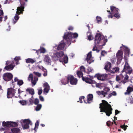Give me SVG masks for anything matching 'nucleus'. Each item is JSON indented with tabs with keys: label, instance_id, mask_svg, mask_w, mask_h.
Returning a JSON list of instances; mask_svg holds the SVG:
<instances>
[{
	"label": "nucleus",
	"instance_id": "nucleus-9",
	"mask_svg": "<svg viewBox=\"0 0 133 133\" xmlns=\"http://www.w3.org/2000/svg\"><path fill=\"white\" fill-rule=\"evenodd\" d=\"M64 55V53L63 51H60L54 53L52 58L55 60H58L62 57Z\"/></svg>",
	"mask_w": 133,
	"mask_h": 133
},
{
	"label": "nucleus",
	"instance_id": "nucleus-14",
	"mask_svg": "<svg viewBox=\"0 0 133 133\" xmlns=\"http://www.w3.org/2000/svg\"><path fill=\"white\" fill-rule=\"evenodd\" d=\"M123 52L122 51L119 50L116 54L117 62L120 63L123 58Z\"/></svg>",
	"mask_w": 133,
	"mask_h": 133
},
{
	"label": "nucleus",
	"instance_id": "nucleus-11",
	"mask_svg": "<svg viewBox=\"0 0 133 133\" xmlns=\"http://www.w3.org/2000/svg\"><path fill=\"white\" fill-rule=\"evenodd\" d=\"M3 78L6 81L11 80L13 78V75L10 73H4L3 76Z\"/></svg>",
	"mask_w": 133,
	"mask_h": 133
},
{
	"label": "nucleus",
	"instance_id": "nucleus-18",
	"mask_svg": "<svg viewBox=\"0 0 133 133\" xmlns=\"http://www.w3.org/2000/svg\"><path fill=\"white\" fill-rule=\"evenodd\" d=\"M65 45V43L63 41H61L57 47V50H63Z\"/></svg>",
	"mask_w": 133,
	"mask_h": 133
},
{
	"label": "nucleus",
	"instance_id": "nucleus-52",
	"mask_svg": "<svg viewBox=\"0 0 133 133\" xmlns=\"http://www.w3.org/2000/svg\"><path fill=\"white\" fill-rule=\"evenodd\" d=\"M121 128L123 129L124 130H125L127 129V126H125V125L121 126Z\"/></svg>",
	"mask_w": 133,
	"mask_h": 133
},
{
	"label": "nucleus",
	"instance_id": "nucleus-1",
	"mask_svg": "<svg viewBox=\"0 0 133 133\" xmlns=\"http://www.w3.org/2000/svg\"><path fill=\"white\" fill-rule=\"evenodd\" d=\"M102 103L99 104V108L101 109L100 112H105L107 116H109L112 114V110L111 105L104 100H102Z\"/></svg>",
	"mask_w": 133,
	"mask_h": 133
},
{
	"label": "nucleus",
	"instance_id": "nucleus-16",
	"mask_svg": "<svg viewBox=\"0 0 133 133\" xmlns=\"http://www.w3.org/2000/svg\"><path fill=\"white\" fill-rule=\"evenodd\" d=\"M44 90L43 92L46 94L48 93L50 89V87L48 83L47 82L44 83Z\"/></svg>",
	"mask_w": 133,
	"mask_h": 133
},
{
	"label": "nucleus",
	"instance_id": "nucleus-19",
	"mask_svg": "<svg viewBox=\"0 0 133 133\" xmlns=\"http://www.w3.org/2000/svg\"><path fill=\"white\" fill-rule=\"evenodd\" d=\"M44 61L48 64L50 65L51 62L50 58L48 55H46L44 59Z\"/></svg>",
	"mask_w": 133,
	"mask_h": 133
},
{
	"label": "nucleus",
	"instance_id": "nucleus-26",
	"mask_svg": "<svg viewBox=\"0 0 133 133\" xmlns=\"http://www.w3.org/2000/svg\"><path fill=\"white\" fill-rule=\"evenodd\" d=\"M111 66V64L110 63L108 62L106 64L104 69L106 70L109 71Z\"/></svg>",
	"mask_w": 133,
	"mask_h": 133
},
{
	"label": "nucleus",
	"instance_id": "nucleus-42",
	"mask_svg": "<svg viewBox=\"0 0 133 133\" xmlns=\"http://www.w3.org/2000/svg\"><path fill=\"white\" fill-rule=\"evenodd\" d=\"M96 92L97 94L99 95H103V93L104 92L103 91H96Z\"/></svg>",
	"mask_w": 133,
	"mask_h": 133
},
{
	"label": "nucleus",
	"instance_id": "nucleus-63",
	"mask_svg": "<svg viewBox=\"0 0 133 133\" xmlns=\"http://www.w3.org/2000/svg\"><path fill=\"white\" fill-rule=\"evenodd\" d=\"M128 76L127 75H126L125 77L124 78V79L125 80H128Z\"/></svg>",
	"mask_w": 133,
	"mask_h": 133
},
{
	"label": "nucleus",
	"instance_id": "nucleus-13",
	"mask_svg": "<svg viewBox=\"0 0 133 133\" xmlns=\"http://www.w3.org/2000/svg\"><path fill=\"white\" fill-rule=\"evenodd\" d=\"M94 77H97L98 80L104 81L107 79V75L106 74L101 75L98 74H96Z\"/></svg>",
	"mask_w": 133,
	"mask_h": 133
},
{
	"label": "nucleus",
	"instance_id": "nucleus-29",
	"mask_svg": "<svg viewBox=\"0 0 133 133\" xmlns=\"http://www.w3.org/2000/svg\"><path fill=\"white\" fill-rule=\"evenodd\" d=\"M38 80V78L36 77H34V79L31 80V83L33 85L32 86L36 84L37 81Z\"/></svg>",
	"mask_w": 133,
	"mask_h": 133
},
{
	"label": "nucleus",
	"instance_id": "nucleus-57",
	"mask_svg": "<svg viewBox=\"0 0 133 133\" xmlns=\"http://www.w3.org/2000/svg\"><path fill=\"white\" fill-rule=\"evenodd\" d=\"M110 89L108 88L107 87H106L104 89V90L106 92H108L109 91Z\"/></svg>",
	"mask_w": 133,
	"mask_h": 133
},
{
	"label": "nucleus",
	"instance_id": "nucleus-59",
	"mask_svg": "<svg viewBox=\"0 0 133 133\" xmlns=\"http://www.w3.org/2000/svg\"><path fill=\"white\" fill-rule=\"evenodd\" d=\"M97 47H96L95 45L93 47L92 50L93 51H96L97 50Z\"/></svg>",
	"mask_w": 133,
	"mask_h": 133
},
{
	"label": "nucleus",
	"instance_id": "nucleus-45",
	"mask_svg": "<svg viewBox=\"0 0 133 133\" xmlns=\"http://www.w3.org/2000/svg\"><path fill=\"white\" fill-rule=\"evenodd\" d=\"M30 78L31 79H30L31 80L34 79L33 78V75L32 74H30L29 76L28 79L29 81H30Z\"/></svg>",
	"mask_w": 133,
	"mask_h": 133
},
{
	"label": "nucleus",
	"instance_id": "nucleus-3",
	"mask_svg": "<svg viewBox=\"0 0 133 133\" xmlns=\"http://www.w3.org/2000/svg\"><path fill=\"white\" fill-rule=\"evenodd\" d=\"M77 33H73L68 32L65 33L63 37V39L66 41V43L70 45L71 44V40L72 38H76L78 37Z\"/></svg>",
	"mask_w": 133,
	"mask_h": 133
},
{
	"label": "nucleus",
	"instance_id": "nucleus-41",
	"mask_svg": "<svg viewBox=\"0 0 133 133\" xmlns=\"http://www.w3.org/2000/svg\"><path fill=\"white\" fill-rule=\"evenodd\" d=\"M33 96H32L31 98H30L29 100L30 104L31 105H32L33 104Z\"/></svg>",
	"mask_w": 133,
	"mask_h": 133
},
{
	"label": "nucleus",
	"instance_id": "nucleus-53",
	"mask_svg": "<svg viewBox=\"0 0 133 133\" xmlns=\"http://www.w3.org/2000/svg\"><path fill=\"white\" fill-rule=\"evenodd\" d=\"M106 124L109 127L111 126V122L110 121H108L107 122Z\"/></svg>",
	"mask_w": 133,
	"mask_h": 133
},
{
	"label": "nucleus",
	"instance_id": "nucleus-43",
	"mask_svg": "<svg viewBox=\"0 0 133 133\" xmlns=\"http://www.w3.org/2000/svg\"><path fill=\"white\" fill-rule=\"evenodd\" d=\"M39 100L38 99L36 98L35 99L34 103L35 105H38L39 104L38 103H39Z\"/></svg>",
	"mask_w": 133,
	"mask_h": 133
},
{
	"label": "nucleus",
	"instance_id": "nucleus-51",
	"mask_svg": "<svg viewBox=\"0 0 133 133\" xmlns=\"http://www.w3.org/2000/svg\"><path fill=\"white\" fill-rule=\"evenodd\" d=\"M107 53V52L105 51H102L101 52V55L102 56H104Z\"/></svg>",
	"mask_w": 133,
	"mask_h": 133
},
{
	"label": "nucleus",
	"instance_id": "nucleus-30",
	"mask_svg": "<svg viewBox=\"0 0 133 133\" xmlns=\"http://www.w3.org/2000/svg\"><path fill=\"white\" fill-rule=\"evenodd\" d=\"M39 123V121L37 120L36 123L35 124V127L34 129V130H35V132H36L37 129L38 128Z\"/></svg>",
	"mask_w": 133,
	"mask_h": 133
},
{
	"label": "nucleus",
	"instance_id": "nucleus-17",
	"mask_svg": "<svg viewBox=\"0 0 133 133\" xmlns=\"http://www.w3.org/2000/svg\"><path fill=\"white\" fill-rule=\"evenodd\" d=\"M91 51H90L88 54L86 60L88 63L90 64L94 61L93 60L90 59L92 56Z\"/></svg>",
	"mask_w": 133,
	"mask_h": 133
},
{
	"label": "nucleus",
	"instance_id": "nucleus-35",
	"mask_svg": "<svg viewBox=\"0 0 133 133\" xmlns=\"http://www.w3.org/2000/svg\"><path fill=\"white\" fill-rule=\"evenodd\" d=\"M120 78L119 77L118 75H117L116 78V81L119 83H121L122 81V80H121Z\"/></svg>",
	"mask_w": 133,
	"mask_h": 133
},
{
	"label": "nucleus",
	"instance_id": "nucleus-64",
	"mask_svg": "<svg viewBox=\"0 0 133 133\" xmlns=\"http://www.w3.org/2000/svg\"><path fill=\"white\" fill-rule=\"evenodd\" d=\"M111 94L112 95L116 96V93L115 91H113L112 93H111Z\"/></svg>",
	"mask_w": 133,
	"mask_h": 133
},
{
	"label": "nucleus",
	"instance_id": "nucleus-31",
	"mask_svg": "<svg viewBox=\"0 0 133 133\" xmlns=\"http://www.w3.org/2000/svg\"><path fill=\"white\" fill-rule=\"evenodd\" d=\"M26 62L27 63H31L33 64L35 62V61L32 58H28L26 60Z\"/></svg>",
	"mask_w": 133,
	"mask_h": 133
},
{
	"label": "nucleus",
	"instance_id": "nucleus-20",
	"mask_svg": "<svg viewBox=\"0 0 133 133\" xmlns=\"http://www.w3.org/2000/svg\"><path fill=\"white\" fill-rule=\"evenodd\" d=\"M14 66L12 64H10L9 65L6 66L4 69L6 70L10 71L12 70L14 68Z\"/></svg>",
	"mask_w": 133,
	"mask_h": 133
},
{
	"label": "nucleus",
	"instance_id": "nucleus-28",
	"mask_svg": "<svg viewBox=\"0 0 133 133\" xmlns=\"http://www.w3.org/2000/svg\"><path fill=\"white\" fill-rule=\"evenodd\" d=\"M20 2L21 5L19 7H21V9L23 10V11H24V5L25 4V3L23 1V0H20Z\"/></svg>",
	"mask_w": 133,
	"mask_h": 133
},
{
	"label": "nucleus",
	"instance_id": "nucleus-8",
	"mask_svg": "<svg viewBox=\"0 0 133 133\" xmlns=\"http://www.w3.org/2000/svg\"><path fill=\"white\" fill-rule=\"evenodd\" d=\"M15 92V89L13 88H11L8 89L7 94V98H12L14 96Z\"/></svg>",
	"mask_w": 133,
	"mask_h": 133
},
{
	"label": "nucleus",
	"instance_id": "nucleus-62",
	"mask_svg": "<svg viewBox=\"0 0 133 133\" xmlns=\"http://www.w3.org/2000/svg\"><path fill=\"white\" fill-rule=\"evenodd\" d=\"M3 12L2 10H1L0 9V16L2 15H3Z\"/></svg>",
	"mask_w": 133,
	"mask_h": 133
},
{
	"label": "nucleus",
	"instance_id": "nucleus-61",
	"mask_svg": "<svg viewBox=\"0 0 133 133\" xmlns=\"http://www.w3.org/2000/svg\"><path fill=\"white\" fill-rule=\"evenodd\" d=\"M116 59L114 58H112L111 60V61L112 63H115V62Z\"/></svg>",
	"mask_w": 133,
	"mask_h": 133
},
{
	"label": "nucleus",
	"instance_id": "nucleus-36",
	"mask_svg": "<svg viewBox=\"0 0 133 133\" xmlns=\"http://www.w3.org/2000/svg\"><path fill=\"white\" fill-rule=\"evenodd\" d=\"M24 83L23 82L22 80H18L17 82V84L19 86L22 85Z\"/></svg>",
	"mask_w": 133,
	"mask_h": 133
},
{
	"label": "nucleus",
	"instance_id": "nucleus-38",
	"mask_svg": "<svg viewBox=\"0 0 133 133\" xmlns=\"http://www.w3.org/2000/svg\"><path fill=\"white\" fill-rule=\"evenodd\" d=\"M96 20L97 21V23H99L101 21V18L100 17L97 16L96 18Z\"/></svg>",
	"mask_w": 133,
	"mask_h": 133
},
{
	"label": "nucleus",
	"instance_id": "nucleus-27",
	"mask_svg": "<svg viewBox=\"0 0 133 133\" xmlns=\"http://www.w3.org/2000/svg\"><path fill=\"white\" fill-rule=\"evenodd\" d=\"M11 131L13 133H18L20 131V129L18 128H14L11 129Z\"/></svg>",
	"mask_w": 133,
	"mask_h": 133
},
{
	"label": "nucleus",
	"instance_id": "nucleus-47",
	"mask_svg": "<svg viewBox=\"0 0 133 133\" xmlns=\"http://www.w3.org/2000/svg\"><path fill=\"white\" fill-rule=\"evenodd\" d=\"M123 46L124 47V49L125 51L127 52V53H129V49L127 47L123 45Z\"/></svg>",
	"mask_w": 133,
	"mask_h": 133
},
{
	"label": "nucleus",
	"instance_id": "nucleus-4",
	"mask_svg": "<svg viewBox=\"0 0 133 133\" xmlns=\"http://www.w3.org/2000/svg\"><path fill=\"white\" fill-rule=\"evenodd\" d=\"M77 74L78 76L79 77H81L82 80L87 83L92 84L94 83H96L95 81L87 77H83V74L82 71H78L77 72Z\"/></svg>",
	"mask_w": 133,
	"mask_h": 133
},
{
	"label": "nucleus",
	"instance_id": "nucleus-2",
	"mask_svg": "<svg viewBox=\"0 0 133 133\" xmlns=\"http://www.w3.org/2000/svg\"><path fill=\"white\" fill-rule=\"evenodd\" d=\"M108 40L100 34L97 33L95 37V43L96 45L101 43V45L104 46L107 42Z\"/></svg>",
	"mask_w": 133,
	"mask_h": 133
},
{
	"label": "nucleus",
	"instance_id": "nucleus-22",
	"mask_svg": "<svg viewBox=\"0 0 133 133\" xmlns=\"http://www.w3.org/2000/svg\"><path fill=\"white\" fill-rule=\"evenodd\" d=\"M110 10L112 13H115L116 12H118L119 9L118 8H116L114 6H110Z\"/></svg>",
	"mask_w": 133,
	"mask_h": 133
},
{
	"label": "nucleus",
	"instance_id": "nucleus-37",
	"mask_svg": "<svg viewBox=\"0 0 133 133\" xmlns=\"http://www.w3.org/2000/svg\"><path fill=\"white\" fill-rule=\"evenodd\" d=\"M114 16L117 19L119 18L120 17V15L119 14L118 12H116L114 14Z\"/></svg>",
	"mask_w": 133,
	"mask_h": 133
},
{
	"label": "nucleus",
	"instance_id": "nucleus-40",
	"mask_svg": "<svg viewBox=\"0 0 133 133\" xmlns=\"http://www.w3.org/2000/svg\"><path fill=\"white\" fill-rule=\"evenodd\" d=\"M20 103L22 105H26V101H19Z\"/></svg>",
	"mask_w": 133,
	"mask_h": 133
},
{
	"label": "nucleus",
	"instance_id": "nucleus-23",
	"mask_svg": "<svg viewBox=\"0 0 133 133\" xmlns=\"http://www.w3.org/2000/svg\"><path fill=\"white\" fill-rule=\"evenodd\" d=\"M69 82V81H68V76L66 78H63L61 80V83L63 84H66Z\"/></svg>",
	"mask_w": 133,
	"mask_h": 133
},
{
	"label": "nucleus",
	"instance_id": "nucleus-34",
	"mask_svg": "<svg viewBox=\"0 0 133 133\" xmlns=\"http://www.w3.org/2000/svg\"><path fill=\"white\" fill-rule=\"evenodd\" d=\"M119 70V68L118 67H115L113 68L112 70V72L113 73L117 72Z\"/></svg>",
	"mask_w": 133,
	"mask_h": 133
},
{
	"label": "nucleus",
	"instance_id": "nucleus-15",
	"mask_svg": "<svg viewBox=\"0 0 133 133\" xmlns=\"http://www.w3.org/2000/svg\"><path fill=\"white\" fill-rule=\"evenodd\" d=\"M93 98V95L92 94H89L87 96V100L86 101L84 100V102L86 104L90 103L92 101Z\"/></svg>",
	"mask_w": 133,
	"mask_h": 133
},
{
	"label": "nucleus",
	"instance_id": "nucleus-7",
	"mask_svg": "<svg viewBox=\"0 0 133 133\" xmlns=\"http://www.w3.org/2000/svg\"><path fill=\"white\" fill-rule=\"evenodd\" d=\"M3 126H6L7 127H16L18 126L16 122H3L2 123Z\"/></svg>",
	"mask_w": 133,
	"mask_h": 133
},
{
	"label": "nucleus",
	"instance_id": "nucleus-32",
	"mask_svg": "<svg viewBox=\"0 0 133 133\" xmlns=\"http://www.w3.org/2000/svg\"><path fill=\"white\" fill-rule=\"evenodd\" d=\"M37 106L35 108V110L36 111H38L39 110L42 108V105L41 104H38L37 105Z\"/></svg>",
	"mask_w": 133,
	"mask_h": 133
},
{
	"label": "nucleus",
	"instance_id": "nucleus-56",
	"mask_svg": "<svg viewBox=\"0 0 133 133\" xmlns=\"http://www.w3.org/2000/svg\"><path fill=\"white\" fill-rule=\"evenodd\" d=\"M39 99L41 101H43L44 100L43 97L41 96H39Z\"/></svg>",
	"mask_w": 133,
	"mask_h": 133
},
{
	"label": "nucleus",
	"instance_id": "nucleus-21",
	"mask_svg": "<svg viewBox=\"0 0 133 133\" xmlns=\"http://www.w3.org/2000/svg\"><path fill=\"white\" fill-rule=\"evenodd\" d=\"M68 59L67 56L65 55L64 56L63 59H60L59 61L61 62H64V63L66 64L68 62Z\"/></svg>",
	"mask_w": 133,
	"mask_h": 133
},
{
	"label": "nucleus",
	"instance_id": "nucleus-46",
	"mask_svg": "<svg viewBox=\"0 0 133 133\" xmlns=\"http://www.w3.org/2000/svg\"><path fill=\"white\" fill-rule=\"evenodd\" d=\"M80 70L81 71H83L86 72L85 71V67L83 66H82L80 67Z\"/></svg>",
	"mask_w": 133,
	"mask_h": 133
},
{
	"label": "nucleus",
	"instance_id": "nucleus-48",
	"mask_svg": "<svg viewBox=\"0 0 133 133\" xmlns=\"http://www.w3.org/2000/svg\"><path fill=\"white\" fill-rule=\"evenodd\" d=\"M33 73L34 74L38 76V77H40L41 76V74L38 72L34 71V72Z\"/></svg>",
	"mask_w": 133,
	"mask_h": 133
},
{
	"label": "nucleus",
	"instance_id": "nucleus-39",
	"mask_svg": "<svg viewBox=\"0 0 133 133\" xmlns=\"http://www.w3.org/2000/svg\"><path fill=\"white\" fill-rule=\"evenodd\" d=\"M40 52L42 53H44L46 52L45 49L41 47L40 49Z\"/></svg>",
	"mask_w": 133,
	"mask_h": 133
},
{
	"label": "nucleus",
	"instance_id": "nucleus-50",
	"mask_svg": "<svg viewBox=\"0 0 133 133\" xmlns=\"http://www.w3.org/2000/svg\"><path fill=\"white\" fill-rule=\"evenodd\" d=\"M14 60L16 61H18L19 60L21 59L20 57L19 56H16L14 58Z\"/></svg>",
	"mask_w": 133,
	"mask_h": 133
},
{
	"label": "nucleus",
	"instance_id": "nucleus-5",
	"mask_svg": "<svg viewBox=\"0 0 133 133\" xmlns=\"http://www.w3.org/2000/svg\"><path fill=\"white\" fill-rule=\"evenodd\" d=\"M22 127L23 129H28L29 128V124L32 125V123L31 121L28 119L22 120L21 121Z\"/></svg>",
	"mask_w": 133,
	"mask_h": 133
},
{
	"label": "nucleus",
	"instance_id": "nucleus-54",
	"mask_svg": "<svg viewBox=\"0 0 133 133\" xmlns=\"http://www.w3.org/2000/svg\"><path fill=\"white\" fill-rule=\"evenodd\" d=\"M119 77H120V79L121 80H122L123 78L124 77V76H123L122 74H120V75H118Z\"/></svg>",
	"mask_w": 133,
	"mask_h": 133
},
{
	"label": "nucleus",
	"instance_id": "nucleus-60",
	"mask_svg": "<svg viewBox=\"0 0 133 133\" xmlns=\"http://www.w3.org/2000/svg\"><path fill=\"white\" fill-rule=\"evenodd\" d=\"M120 111H119L117 110H115V115H116L117 114H118L119 113Z\"/></svg>",
	"mask_w": 133,
	"mask_h": 133
},
{
	"label": "nucleus",
	"instance_id": "nucleus-24",
	"mask_svg": "<svg viewBox=\"0 0 133 133\" xmlns=\"http://www.w3.org/2000/svg\"><path fill=\"white\" fill-rule=\"evenodd\" d=\"M133 91V87H128L127 90V92H125V95L127 94H129L131 92Z\"/></svg>",
	"mask_w": 133,
	"mask_h": 133
},
{
	"label": "nucleus",
	"instance_id": "nucleus-10",
	"mask_svg": "<svg viewBox=\"0 0 133 133\" xmlns=\"http://www.w3.org/2000/svg\"><path fill=\"white\" fill-rule=\"evenodd\" d=\"M122 71H125L126 73L130 74L132 72L131 68L129 65L128 64L127 62L125 63L124 66V67Z\"/></svg>",
	"mask_w": 133,
	"mask_h": 133
},
{
	"label": "nucleus",
	"instance_id": "nucleus-6",
	"mask_svg": "<svg viewBox=\"0 0 133 133\" xmlns=\"http://www.w3.org/2000/svg\"><path fill=\"white\" fill-rule=\"evenodd\" d=\"M23 10L21 9V7H18L17 9L16 14L14 17V18L15 21H14L13 22L14 24H15L16 22L18 20L19 18V15L21 14H23Z\"/></svg>",
	"mask_w": 133,
	"mask_h": 133
},
{
	"label": "nucleus",
	"instance_id": "nucleus-44",
	"mask_svg": "<svg viewBox=\"0 0 133 133\" xmlns=\"http://www.w3.org/2000/svg\"><path fill=\"white\" fill-rule=\"evenodd\" d=\"M88 38V40L89 41H90L94 39V37L91 34H90L89 35Z\"/></svg>",
	"mask_w": 133,
	"mask_h": 133
},
{
	"label": "nucleus",
	"instance_id": "nucleus-55",
	"mask_svg": "<svg viewBox=\"0 0 133 133\" xmlns=\"http://www.w3.org/2000/svg\"><path fill=\"white\" fill-rule=\"evenodd\" d=\"M42 90L41 89H39L38 91V95H40L42 93Z\"/></svg>",
	"mask_w": 133,
	"mask_h": 133
},
{
	"label": "nucleus",
	"instance_id": "nucleus-58",
	"mask_svg": "<svg viewBox=\"0 0 133 133\" xmlns=\"http://www.w3.org/2000/svg\"><path fill=\"white\" fill-rule=\"evenodd\" d=\"M73 27L71 26H69V27L68 28V30H73Z\"/></svg>",
	"mask_w": 133,
	"mask_h": 133
},
{
	"label": "nucleus",
	"instance_id": "nucleus-25",
	"mask_svg": "<svg viewBox=\"0 0 133 133\" xmlns=\"http://www.w3.org/2000/svg\"><path fill=\"white\" fill-rule=\"evenodd\" d=\"M27 92H29V94L33 95L34 94V89L32 88H29L26 90Z\"/></svg>",
	"mask_w": 133,
	"mask_h": 133
},
{
	"label": "nucleus",
	"instance_id": "nucleus-49",
	"mask_svg": "<svg viewBox=\"0 0 133 133\" xmlns=\"http://www.w3.org/2000/svg\"><path fill=\"white\" fill-rule=\"evenodd\" d=\"M85 97L84 96H82L80 97L79 98V102L80 103H82L83 102L82 101V99H83L84 100H85L84 99Z\"/></svg>",
	"mask_w": 133,
	"mask_h": 133
},
{
	"label": "nucleus",
	"instance_id": "nucleus-33",
	"mask_svg": "<svg viewBox=\"0 0 133 133\" xmlns=\"http://www.w3.org/2000/svg\"><path fill=\"white\" fill-rule=\"evenodd\" d=\"M93 71V69L92 68L88 67L87 69V71L86 72L87 73L89 74L90 73L92 72Z\"/></svg>",
	"mask_w": 133,
	"mask_h": 133
},
{
	"label": "nucleus",
	"instance_id": "nucleus-12",
	"mask_svg": "<svg viewBox=\"0 0 133 133\" xmlns=\"http://www.w3.org/2000/svg\"><path fill=\"white\" fill-rule=\"evenodd\" d=\"M68 80L70 84L72 85H76L77 82V79L74 78V76L71 75H68Z\"/></svg>",
	"mask_w": 133,
	"mask_h": 133
}]
</instances>
